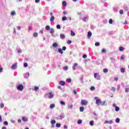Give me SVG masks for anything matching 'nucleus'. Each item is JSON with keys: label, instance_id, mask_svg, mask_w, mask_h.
Segmentation results:
<instances>
[{"label": "nucleus", "instance_id": "nucleus-61", "mask_svg": "<svg viewBox=\"0 0 129 129\" xmlns=\"http://www.w3.org/2000/svg\"><path fill=\"white\" fill-rule=\"evenodd\" d=\"M31 30H32V27L29 26V27H28V31H31Z\"/></svg>", "mask_w": 129, "mask_h": 129}, {"label": "nucleus", "instance_id": "nucleus-42", "mask_svg": "<svg viewBox=\"0 0 129 129\" xmlns=\"http://www.w3.org/2000/svg\"><path fill=\"white\" fill-rule=\"evenodd\" d=\"M3 124H5V125H8L9 124V123L8 122V121H5L4 122Z\"/></svg>", "mask_w": 129, "mask_h": 129}, {"label": "nucleus", "instance_id": "nucleus-2", "mask_svg": "<svg viewBox=\"0 0 129 129\" xmlns=\"http://www.w3.org/2000/svg\"><path fill=\"white\" fill-rule=\"evenodd\" d=\"M94 77L97 80H100V79H101V76H100V75H99V74L95 73L94 75Z\"/></svg>", "mask_w": 129, "mask_h": 129}, {"label": "nucleus", "instance_id": "nucleus-6", "mask_svg": "<svg viewBox=\"0 0 129 129\" xmlns=\"http://www.w3.org/2000/svg\"><path fill=\"white\" fill-rule=\"evenodd\" d=\"M50 22H53L54 20H55V17L53 16V13H50Z\"/></svg>", "mask_w": 129, "mask_h": 129}, {"label": "nucleus", "instance_id": "nucleus-7", "mask_svg": "<svg viewBox=\"0 0 129 129\" xmlns=\"http://www.w3.org/2000/svg\"><path fill=\"white\" fill-rule=\"evenodd\" d=\"M17 64H18L17 63H14L11 67L12 69H13L14 70L17 69L18 68Z\"/></svg>", "mask_w": 129, "mask_h": 129}, {"label": "nucleus", "instance_id": "nucleus-38", "mask_svg": "<svg viewBox=\"0 0 129 129\" xmlns=\"http://www.w3.org/2000/svg\"><path fill=\"white\" fill-rule=\"evenodd\" d=\"M56 127H61V124L56 123Z\"/></svg>", "mask_w": 129, "mask_h": 129}, {"label": "nucleus", "instance_id": "nucleus-17", "mask_svg": "<svg viewBox=\"0 0 129 129\" xmlns=\"http://www.w3.org/2000/svg\"><path fill=\"white\" fill-rule=\"evenodd\" d=\"M76 67H77V63H74V64L73 67V70H76Z\"/></svg>", "mask_w": 129, "mask_h": 129}, {"label": "nucleus", "instance_id": "nucleus-54", "mask_svg": "<svg viewBox=\"0 0 129 129\" xmlns=\"http://www.w3.org/2000/svg\"><path fill=\"white\" fill-rule=\"evenodd\" d=\"M120 59H121V60H124V55H122L120 57Z\"/></svg>", "mask_w": 129, "mask_h": 129}, {"label": "nucleus", "instance_id": "nucleus-53", "mask_svg": "<svg viewBox=\"0 0 129 129\" xmlns=\"http://www.w3.org/2000/svg\"><path fill=\"white\" fill-rule=\"evenodd\" d=\"M4 106H5V105H4V103H1V108H4Z\"/></svg>", "mask_w": 129, "mask_h": 129}, {"label": "nucleus", "instance_id": "nucleus-57", "mask_svg": "<svg viewBox=\"0 0 129 129\" xmlns=\"http://www.w3.org/2000/svg\"><path fill=\"white\" fill-rule=\"evenodd\" d=\"M119 14H120V15H122L123 14V11H122V10H120V11H119Z\"/></svg>", "mask_w": 129, "mask_h": 129}, {"label": "nucleus", "instance_id": "nucleus-33", "mask_svg": "<svg viewBox=\"0 0 129 129\" xmlns=\"http://www.w3.org/2000/svg\"><path fill=\"white\" fill-rule=\"evenodd\" d=\"M90 125H94V121L93 120H91V121H90Z\"/></svg>", "mask_w": 129, "mask_h": 129}, {"label": "nucleus", "instance_id": "nucleus-51", "mask_svg": "<svg viewBox=\"0 0 129 129\" xmlns=\"http://www.w3.org/2000/svg\"><path fill=\"white\" fill-rule=\"evenodd\" d=\"M56 28H57V29H61V26H60V25H57L56 26Z\"/></svg>", "mask_w": 129, "mask_h": 129}, {"label": "nucleus", "instance_id": "nucleus-52", "mask_svg": "<svg viewBox=\"0 0 129 129\" xmlns=\"http://www.w3.org/2000/svg\"><path fill=\"white\" fill-rule=\"evenodd\" d=\"M83 58H84V59H86V58H87V55L86 54H84L83 55Z\"/></svg>", "mask_w": 129, "mask_h": 129}, {"label": "nucleus", "instance_id": "nucleus-28", "mask_svg": "<svg viewBox=\"0 0 129 129\" xmlns=\"http://www.w3.org/2000/svg\"><path fill=\"white\" fill-rule=\"evenodd\" d=\"M54 107H55V104H51L50 105V108H51V109L54 108Z\"/></svg>", "mask_w": 129, "mask_h": 129}, {"label": "nucleus", "instance_id": "nucleus-21", "mask_svg": "<svg viewBox=\"0 0 129 129\" xmlns=\"http://www.w3.org/2000/svg\"><path fill=\"white\" fill-rule=\"evenodd\" d=\"M71 36H72V37H74V36H75V32H74V31H73V30H71Z\"/></svg>", "mask_w": 129, "mask_h": 129}, {"label": "nucleus", "instance_id": "nucleus-9", "mask_svg": "<svg viewBox=\"0 0 129 129\" xmlns=\"http://www.w3.org/2000/svg\"><path fill=\"white\" fill-rule=\"evenodd\" d=\"M64 117H65V115L64 113H62L59 115L58 119H62V118H64Z\"/></svg>", "mask_w": 129, "mask_h": 129}, {"label": "nucleus", "instance_id": "nucleus-50", "mask_svg": "<svg viewBox=\"0 0 129 129\" xmlns=\"http://www.w3.org/2000/svg\"><path fill=\"white\" fill-rule=\"evenodd\" d=\"M24 66L25 68L28 67V63H27V62L24 63Z\"/></svg>", "mask_w": 129, "mask_h": 129}, {"label": "nucleus", "instance_id": "nucleus-46", "mask_svg": "<svg viewBox=\"0 0 129 129\" xmlns=\"http://www.w3.org/2000/svg\"><path fill=\"white\" fill-rule=\"evenodd\" d=\"M67 20V18L66 17H63L62 18V21H66Z\"/></svg>", "mask_w": 129, "mask_h": 129}, {"label": "nucleus", "instance_id": "nucleus-5", "mask_svg": "<svg viewBox=\"0 0 129 129\" xmlns=\"http://www.w3.org/2000/svg\"><path fill=\"white\" fill-rule=\"evenodd\" d=\"M47 96L49 99H52V98L54 97V94H53V93L52 92H49L47 94Z\"/></svg>", "mask_w": 129, "mask_h": 129}, {"label": "nucleus", "instance_id": "nucleus-13", "mask_svg": "<svg viewBox=\"0 0 129 129\" xmlns=\"http://www.w3.org/2000/svg\"><path fill=\"white\" fill-rule=\"evenodd\" d=\"M52 47L53 48H57L58 47V43L54 42L52 44Z\"/></svg>", "mask_w": 129, "mask_h": 129}, {"label": "nucleus", "instance_id": "nucleus-26", "mask_svg": "<svg viewBox=\"0 0 129 129\" xmlns=\"http://www.w3.org/2000/svg\"><path fill=\"white\" fill-rule=\"evenodd\" d=\"M33 37H35V38H37L38 37V33L35 32L33 34Z\"/></svg>", "mask_w": 129, "mask_h": 129}, {"label": "nucleus", "instance_id": "nucleus-3", "mask_svg": "<svg viewBox=\"0 0 129 129\" xmlns=\"http://www.w3.org/2000/svg\"><path fill=\"white\" fill-rule=\"evenodd\" d=\"M17 90L19 91H23V90L24 89V86L22 84H20L17 87Z\"/></svg>", "mask_w": 129, "mask_h": 129}, {"label": "nucleus", "instance_id": "nucleus-35", "mask_svg": "<svg viewBox=\"0 0 129 129\" xmlns=\"http://www.w3.org/2000/svg\"><path fill=\"white\" fill-rule=\"evenodd\" d=\"M77 122H78V124H81V123H82V120L79 119L78 120Z\"/></svg>", "mask_w": 129, "mask_h": 129}, {"label": "nucleus", "instance_id": "nucleus-14", "mask_svg": "<svg viewBox=\"0 0 129 129\" xmlns=\"http://www.w3.org/2000/svg\"><path fill=\"white\" fill-rule=\"evenodd\" d=\"M66 83H65V82L63 81H60L59 82V84L60 85H61L62 86H64V85H65Z\"/></svg>", "mask_w": 129, "mask_h": 129}, {"label": "nucleus", "instance_id": "nucleus-48", "mask_svg": "<svg viewBox=\"0 0 129 129\" xmlns=\"http://www.w3.org/2000/svg\"><path fill=\"white\" fill-rule=\"evenodd\" d=\"M63 70H68V67H64L63 68Z\"/></svg>", "mask_w": 129, "mask_h": 129}, {"label": "nucleus", "instance_id": "nucleus-20", "mask_svg": "<svg viewBox=\"0 0 129 129\" xmlns=\"http://www.w3.org/2000/svg\"><path fill=\"white\" fill-rule=\"evenodd\" d=\"M60 39H65V35H64L63 34H60Z\"/></svg>", "mask_w": 129, "mask_h": 129}, {"label": "nucleus", "instance_id": "nucleus-47", "mask_svg": "<svg viewBox=\"0 0 129 129\" xmlns=\"http://www.w3.org/2000/svg\"><path fill=\"white\" fill-rule=\"evenodd\" d=\"M71 43H72V41H71V40H68L67 41V44H68V45H70V44H71Z\"/></svg>", "mask_w": 129, "mask_h": 129}, {"label": "nucleus", "instance_id": "nucleus-32", "mask_svg": "<svg viewBox=\"0 0 129 129\" xmlns=\"http://www.w3.org/2000/svg\"><path fill=\"white\" fill-rule=\"evenodd\" d=\"M91 91H93V90H95V87L94 86H92L90 88Z\"/></svg>", "mask_w": 129, "mask_h": 129}, {"label": "nucleus", "instance_id": "nucleus-58", "mask_svg": "<svg viewBox=\"0 0 129 129\" xmlns=\"http://www.w3.org/2000/svg\"><path fill=\"white\" fill-rule=\"evenodd\" d=\"M95 46H99V42H96L95 44Z\"/></svg>", "mask_w": 129, "mask_h": 129}, {"label": "nucleus", "instance_id": "nucleus-37", "mask_svg": "<svg viewBox=\"0 0 129 129\" xmlns=\"http://www.w3.org/2000/svg\"><path fill=\"white\" fill-rule=\"evenodd\" d=\"M33 90H35V91H37L39 90V88L37 86H35L34 87V89H33Z\"/></svg>", "mask_w": 129, "mask_h": 129}, {"label": "nucleus", "instance_id": "nucleus-12", "mask_svg": "<svg viewBox=\"0 0 129 129\" xmlns=\"http://www.w3.org/2000/svg\"><path fill=\"white\" fill-rule=\"evenodd\" d=\"M30 76V73H26L24 75V78H29V77Z\"/></svg>", "mask_w": 129, "mask_h": 129}, {"label": "nucleus", "instance_id": "nucleus-18", "mask_svg": "<svg viewBox=\"0 0 129 129\" xmlns=\"http://www.w3.org/2000/svg\"><path fill=\"white\" fill-rule=\"evenodd\" d=\"M62 5L63 6V7H66L67 6V3L66 1H63L62 2Z\"/></svg>", "mask_w": 129, "mask_h": 129}, {"label": "nucleus", "instance_id": "nucleus-8", "mask_svg": "<svg viewBox=\"0 0 129 129\" xmlns=\"http://www.w3.org/2000/svg\"><path fill=\"white\" fill-rule=\"evenodd\" d=\"M49 33L51 34L52 37H54V33H55V30H54L53 28H51L50 29Z\"/></svg>", "mask_w": 129, "mask_h": 129}, {"label": "nucleus", "instance_id": "nucleus-43", "mask_svg": "<svg viewBox=\"0 0 129 129\" xmlns=\"http://www.w3.org/2000/svg\"><path fill=\"white\" fill-rule=\"evenodd\" d=\"M80 80L81 83H84V82H83V77H81L80 78Z\"/></svg>", "mask_w": 129, "mask_h": 129}, {"label": "nucleus", "instance_id": "nucleus-55", "mask_svg": "<svg viewBox=\"0 0 129 129\" xmlns=\"http://www.w3.org/2000/svg\"><path fill=\"white\" fill-rule=\"evenodd\" d=\"M62 50H63V51H66V46H63L62 47Z\"/></svg>", "mask_w": 129, "mask_h": 129}, {"label": "nucleus", "instance_id": "nucleus-10", "mask_svg": "<svg viewBox=\"0 0 129 129\" xmlns=\"http://www.w3.org/2000/svg\"><path fill=\"white\" fill-rule=\"evenodd\" d=\"M104 123H109V124H112V123H113V120H110V121H108V120H106L105 122H104Z\"/></svg>", "mask_w": 129, "mask_h": 129}, {"label": "nucleus", "instance_id": "nucleus-15", "mask_svg": "<svg viewBox=\"0 0 129 129\" xmlns=\"http://www.w3.org/2000/svg\"><path fill=\"white\" fill-rule=\"evenodd\" d=\"M91 36H92V33H91V32L89 31L88 32V38L89 39V38H90V37H91Z\"/></svg>", "mask_w": 129, "mask_h": 129}, {"label": "nucleus", "instance_id": "nucleus-59", "mask_svg": "<svg viewBox=\"0 0 129 129\" xmlns=\"http://www.w3.org/2000/svg\"><path fill=\"white\" fill-rule=\"evenodd\" d=\"M113 11L114 12H115V13H116L117 12V9L116 8H114L113 9Z\"/></svg>", "mask_w": 129, "mask_h": 129}, {"label": "nucleus", "instance_id": "nucleus-11", "mask_svg": "<svg viewBox=\"0 0 129 129\" xmlns=\"http://www.w3.org/2000/svg\"><path fill=\"white\" fill-rule=\"evenodd\" d=\"M82 20L83 22H87V21H88V17L86 16L85 17H83Z\"/></svg>", "mask_w": 129, "mask_h": 129}, {"label": "nucleus", "instance_id": "nucleus-24", "mask_svg": "<svg viewBox=\"0 0 129 129\" xmlns=\"http://www.w3.org/2000/svg\"><path fill=\"white\" fill-rule=\"evenodd\" d=\"M120 70L122 73H124V71H125V69L124 68H121Z\"/></svg>", "mask_w": 129, "mask_h": 129}, {"label": "nucleus", "instance_id": "nucleus-36", "mask_svg": "<svg viewBox=\"0 0 129 129\" xmlns=\"http://www.w3.org/2000/svg\"><path fill=\"white\" fill-rule=\"evenodd\" d=\"M11 16H15L16 15V12L15 11H13L11 13Z\"/></svg>", "mask_w": 129, "mask_h": 129}, {"label": "nucleus", "instance_id": "nucleus-4", "mask_svg": "<svg viewBox=\"0 0 129 129\" xmlns=\"http://www.w3.org/2000/svg\"><path fill=\"white\" fill-rule=\"evenodd\" d=\"M88 102L86 100H82L81 102V104L83 106L87 105Z\"/></svg>", "mask_w": 129, "mask_h": 129}, {"label": "nucleus", "instance_id": "nucleus-19", "mask_svg": "<svg viewBox=\"0 0 129 129\" xmlns=\"http://www.w3.org/2000/svg\"><path fill=\"white\" fill-rule=\"evenodd\" d=\"M80 111H81V112H83V111H84V107H83V106L80 107Z\"/></svg>", "mask_w": 129, "mask_h": 129}, {"label": "nucleus", "instance_id": "nucleus-45", "mask_svg": "<svg viewBox=\"0 0 129 129\" xmlns=\"http://www.w3.org/2000/svg\"><path fill=\"white\" fill-rule=\"evenodd\" d=\"M118 110H119V107H118V106H116L115 107V111H118Z\"/></svg>", "mask_w": 129, "mask_h": 129}, {"label": "nucleus", "instance_id": "nucleus-27", "mask_svg": "<svg viewBox=\"0 0 129 129\" xmlns=\"http://www.w3.org/2000/svg\"><path fill=\"white\" fill-rule=\"evenodd\" d=\"M58 52L60 53V54H63V50H62V49L61 48H58Z\"/></svg>", "mask_w": 129, "mask_h": 129}, {"label": "nucleus", "instance_id": "nucleus-1", "mask_svg": "<svg viewBox=\"0 0 129 129\" xmlns=\"http://www.w3.org/2000/svg\"><path fill=\"white\" fill-rule=\"evenodd\" d=\"M94 99L96 100V103L98 105H100L101 104V100L98 99V97H95Z\"/></svg>", "mask_w": 129, "mask_h": 129}, {"label": "nucleus", "instance_id": "nucleus-64", "mask_svg": "<svg viewBox=\"0 0 129 129\" xmlns=\"http://www.w3.org/2000/svg\"><path fill=\"white\" fill-rule=\"evenodd\" d=\"M129 92V89H125V92Z\"/></svg>", "mask_w": 129, "mask_h": 129}, {"label": "nucleus", "instance_id": "nucleus-60", "mask_svg": "<svg viewBox=\"0 0 129 129\" xmlns=\"http://www.w3.org/2000/svg\"><path fill=\"white\" fill-rule=\"evenodd\" d=\"M18 53H22V50L21 49H18L17 50Z\"/></svg>", "mask_w": 129, "mask_h": 129}, {"label": "nucleus", "instance_id": "nucleus-30", "mask_svg": "<svg viewBox=\"0 0 129 129\" xmlns=\"http://www.w3.org/2000/svg\"><path fill=\"white\" fill-rule=\"evenodd\" d=\"M104 73H107L108 72V70L107 69H105L103 70Z\"/></svg>", "mask_w": 129, "mask_h": 129}, {"label": "nucleus", "instance_id": "nucleus-16", "mask_svg": "<svg viewBox=\"0 0 129 129\" xmlns=\"http://www.w3.org/2000/svg\"><path fill=\"white\" fill-rule=\"evenodd\" d=\"M22 120L25 122H27V121H28V118H26V117H23Z\"/></svg>", "mask_w": 129, "mask_h": 129}, {"label": "nucleus", "instance_id": "nucleus-44", "mask_svg": "<svg viewBox=\"0 0 129 129\" xmlns=\"http://www.w3.org/2000/svg\"><path fill=\"white\" fill-rule=\"evenodd\" d=\"M105 102H106V101H104L103 102H101V105H105Z\"/></svg>", "mask_w": 129, "mask_h": 129}, {"label": "nucleus", "instance_id": "nucleus-56", "mask_svg": "<svg viewBox=\"0 0 129 129\" xmlns=\"http://www.w3.org/2000/svg\"><path fill=\"white\" fill-rule=\"evenodd\" d=\"M74 93L75 95H76V94H77V91H76V90H74Z\"/></svg>", "mask_w": 129, "mask_h": 129}, {"label": "nucleus", "instance_id": "nucleus-62", "mask_svg": "<svg viewBox=\"0 0 129 129\" xmlns=\"http://www.w3.org/2000/svg\"><path fill=\"white\" fill-rule=\"evenodd\" d=\"M35 3L38 4V3H40V0H35Z\"/></svg>", "mask_w": 129, "mask_h": 129}, {"label": "nucleus", "instance_id": "nucleus-41", "mask_svg": "<svg viewBox=\"0 0 129 129\" xmlns=\"http://www.w3.org/2000/svg\"><path fill=\"white\" fill-rule=\"evenodd\" d=\"M102 53H106V49L103 48L101 51Z\"/></svg>", "mask_w": 129, "mask_h": 129}, {"label": "nucleus", "instance_id": "nucleus-63", "mask_svg": "<svg viewBox=\"0 0 129 129\" xmlns=\"http://www.w3.org/2000/svg\"><path fill=\"white\" fill-rule=\"evenodd\" d=\"M17 30H18L19 31H20L21 30V26H18L17 27Z\"/></svg>", "mask_w": 129, "mask_h": 129}, {"label": "nucleus", "instance_id": "nucleus-25", "mask_svg": "<svg viewBox=\"0 0 129 129\" xmlns=\"http://www.w3.org/2000/svg\"><path fill=\"white\" fill-rule=\"evenodd\" d=\"M120 121V120L119 119V118H116L115 122H116V123H119Z\"/></svg>", "mask_w": 129, "mask_h": 129}, {"label": "nucleus", "instance_id": "nucleus-49", "mask_svg": "<svg viewBox=\"0 0 129 129\" xmlns=\"http://www.w3.org/2000/svg\"><path fill=\"white\" fill-rule=\"evenodd\" d=\"M109 24H112V23H113V21H112V19H110L109 20Z\"/></svg>", "mask_w": 129, "mask_h": 129}, {"label": "nucleus", "instance_id": "nucleus-23", "mask_svg": "<svg viewBox=\"0 0 129 129\" xmlns=\"http://www.w3.org/2000/svg\"><path fill=\"white\" fill-rule=\"evenodd\" d=\"M68 108L69 109H72L73 108V104H71V105H69V106H68Z\"/></svg>", "mask_w": 129, "mask_h": 129}, {"label": "nucleus", "instance_id": "nucleus-22", "mask_svg": "<svg viewBox=\"0 0 129 129\" xmlns=\"http://www.w3.org/2000/svg\"><path fill=\"white\" fill-rule=\"evenodd\" d=\"M119 51H121V52H122V51H123L124 50V48L122 46H120L119 47Z\"/></svg>", "mask_w": 129, "mask_h": 129}, {"label": "nucleus", "instance_id": "nucleus-34", "mask_svg": "<svg viewBox=\"0 0 129 129\" xmlns=\"http://www.w3.org/2000/svg\"><path fill=\"white\" fill-rule=\"evenodd\" d=\"M56 123V120H52L51 121V124H55Z\"/></svg>", "mask_w": 129, "mask_h": 129}, {"label": "nucleus", "instance_id": "nucleus-31", "mask_svg": "<svg viewBox=\"0 0 129 129\" xmlns=\"http://www.w3.org/2000/svg\"><path fill=\"white\" fill-rule=\"evenodd\" d=\"M110 90H111L112 91H113V92H114V91H115V90H116V89H115V87H112L111 88V89H110Z\"/></svg>", "mask_w": 129, "mask_h": 129}, {"label": "nucleus", "instance_id": "nucleus-40", "mask_svg": "<svg viewBox=\"0 0 129 129\" xmlns=\"http://www.w3.org/2000/svg\"><path fill=\"white\" fill-rule=\"evenodd\" d=\"M60 104H61V105H65V102H64L63 101H60Z\"/></svg>", "mask_w": 129, "mask_h": 129}, {"label": "nucleus", "instance_id": "nucleus-29", "mask_svg": "<svg viewBox=\"0 0 129 129\" xmlns=\"http://www.w3.org/2000/svg\"><path fill=\"white\" fill-rule=\"evenodd\" d=\"M71 81H72V80L71 79V78L67 79V82L68 83H70V82H71Z\"/></svg>", "mask_w": 129, "mask_h": 129}, {"label": "nucleus", "instance_id": "nucleus-39", "mask_svg": "<svg viewBox=\"0 0 129 129\" xmlns=\"http://www.w3.org/2000/svg\"><path fill=\"white\" fill-rule=\"evenodd\" d=\"M46 30H47V31H49V30H50V26H46L45 27Z\"/></svg>", "mask_w": 129, "mask_h": 129}]
</instances>
